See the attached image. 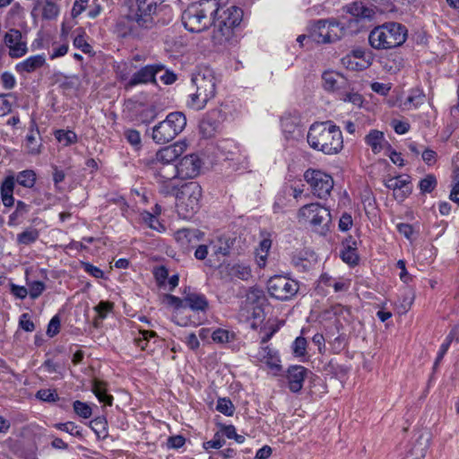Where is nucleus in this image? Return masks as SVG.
Returning a JSON list of instances; mask_svg holds the SVG:
<instances>
[{
    "label": "nucleus",
    "mask_w": 459,
    "mask_h": 459,
    "mask_svg": "<svg viewBox=\"0 0 459 459\" xmlns=\"http://www.w3.org/2000/svg\"><path fill=\"white\" fill-rule=\"evenodd\" d=\"M182 294V298L166 294L163 298V303L172 309V321L178 325H196L186 312V308L194 313H205L209 307L208 300L204 294L193 290L190 287H186Z\"/></svg>",
    "instance_id": "7ed1b4c3"
},
{
    "label": "nucleus",
    "mask_w": 459,
    "mask_h": 459,
    "mask_svg": "<svg viewBox=\"0 0 459 459\" xmlns=\"http://www.w3.org/2000/svg\"><path fill=\"white\" fill-rule=\"evenodd\" d=\"M225 444V440L223 438V435L217 432L214 434L212 439L206 441L204 443V448L205 450L209 449H219L222 447Z\"/></svg>",
    "instance_id": "8fccbe9b"
},
{
    "label": "nucleus",
    "mask_w": 459,
    "mask_h": 459,
    "mask_svg": "<svg viewBox=\"0 0 459 459\" xmlns=\"http://www.w3.org/2000/svg\"><path fill=\"white\" fill-rule=\"evenodd\" d=\"M219 128L220 123L212 115H208L203 118L199 125L200 133L204 138L212 137L218 132Z\"/></svg>",
    "instance_id": "c85d7f7f"
},
{
    "label": "nucleus",
    "mask_w": 459,
    "mask_h": 459,
    "mask_svg": "<svg viewBox=\"0 0 459 459\" xmlns=\"http://www.w3.org/2000/svg\"><path fill=\"white\" fill-rule=\"evenodd\" d=\"M141 220L146 223L151 229L158 231V232H164L166 230V228L163 224L160 222L156 215L149 212H143L140 214Z\"/></svg>",
    "instance_id": "72a5a7b5"
},
{
    "label": "nucleus",
    "mask_w": 459,
    "mask_h": 459,
    "mask_svg": "<svg viewBox=\"0 0 459 459\" xmlns=\"http://www.w3.org/2000/svg\"><path fill=\"white\" fill-rule=\"evenodd\" d=\"M217 11L216 0H200L184 10L181 15L182 22L187 30L201 32L212 24V17Z\"/></svg>",
    "instance_id": "423d86ee"
},
{
    "label": "nucleus",
    "mask_w": 459,
    "mask_h": 459,
    "mask_svg": "<svg viewBox=\"0 0 459 459\" xmlns=\"http://www.w3.org/2000/svg\"><path fill=\"white\" fill-rule=\"evenodd\" d=\"M134 70V64L132 62L120 63L116 66V73L124 84L131 78V74Z\"/></svg>",
    "instance_id": "4c0bfd02"
},
{
    "label": "nucleus",
    "mask_w": 459,
    "mask_h": 459,
    "mask_svg": "<svg viewBox=\"0 0 459 459\" xmlns=\"http://www.w3.org/2000/svg\"><path fill=\"white\" fill-rule=\"evenodd\" d=\"M293 353L297 357H303L306 354L307 340L303 337H297L292 344Z\"/></svg>",
    "instance_id": "603ef678"
},
{
    "label": "nucleus",
    "mask_w": 459,
    "mask_h": 459,
    "mask_svg": "<svg viewBox=\"0 0 459 459\" xmlns=\"http://www.w3.org/2000/svg\"><path fill=\"white\" fill-rule=\"evenodd\" d=\"M307 141L312 149L327 155L337 154L343 147L342 131L331 121L312 124L307 134Z\"/></svg>",
    "instance_id": "20e7f679"
},
{
    "label": "nucleus",
    "mask_w": 459,
    "mask_h": 459,
    "mask_svg": "<svg viewBox=\"0 0 459 459\" xmlns=\"http://www.w3.org/2000/svg\"><path fill=\"white\" fill-rule=\"evenodd\" d=\"M36 397L43 402H56L58 394L54 389H40L37 392Z\"/></svg>",
    "instance_id": "3c124183"
},
{
    "label": "nucleus",
    "mask_w": 459,
    "mask_h": 459,
    "mask_svg": "<svg viewBox=\"0 0 459 459\" xmlns=\"http://www.w3.org/2000/svg\"><path fill=\"white\" fill-rule=\"evenodd\" d=\"M39 238V232L36 229H28L17 236V241L21 245H30L34 243Z\"/></svg>",
    "instance_id": "79ce46f5"
},
{
    "label": "nucleus",
    "mask_w": 459,
    "mask_h": 459,
    "mask_svg": "<svg viewBox=\"0 0 459 459\" xmlns=\"http://www.w3.org/2000/svg\"><path fill=\"white\" fill-rule=\"evenodd\" d=\"M55 137L64 146L71 145L77 141L76 134L71 130H56Z\"/></svg>",
    "instance_id": "c9c22d12"
},
{
    "label": "nucleus",
    "mask_w": 459,
    "mask_h": 459,
    "mask_svg": "<svg viewBox=\"0 0 459 459\" xmlns=\"http://www.w3.org/2000/svg\"><path fill=\"white\" fill-rule=\"evenodd\" d=\"M195 257L197 260H204L212 251V255L226 256L230 254V239L224 237H219L217 239L209 240V244H197L195 246Z\"/></svg>",
    "instance_id": "ddd939ff"
},
{
    "label": "nucleus",
    "mask_w": 459,
    "mask_h": 459,
    "mask_svg": "<svg viewBox=\"0 0 459 459\" xmlns=\"http://www.w3.org/2000/svg\"><path fill=\"white\" fill-rule=\"evenodd\" d=\"M352 225L353 220L351 215L347 212L343 213L339 220V230L343 232L348 231L349 230L351 229Z\"/></svg>",
    "instance_id": "bf43d9fd"
},
{
    "label": "nucleus",
    "mask_w": 459,
    "mask_h": 459,
    "mask_svg": "<svg viewBox=\"0 0 459 459\" xmlns=\"http://www.w3.org/2000/svg\"><path fill=\"white\" fill-rule=\"evenodd\" d=\"M45 290V284L42 281H36L29 285L28 294L31 299H37Z\"/></svg>",
    "instance_id": "5fc2aeb1"
},
{
    "label": "nucleus",
    "mask_w": 459,
    "mask_h": 459,
    "mask_svg": "<svg viewBox=\"0 0 459 459\" xmlns=\"http://www.w3.org/2000/svg\"><path fill=\"white\" fill-rule=\"evenodd\" d=\"M212 339L216 343L225 344L235 340V333L224 328H217L212 333Z\"/></svg>",
    "instance_id": "473e14b6"
},
{
    "label": "nucleus",
    "mask_w": 459,
    "mask_h": 459,
    "mask_svg": "<svg viewBox=\"0 0 459 459\" xmlns=\"http://www.w3.org/2000/svg\"><path fill=\"white\" fill-rule=\"evenodd\" d=\"M345 9L351 17H343L342 22L345 23L348 34L360 31L365 27V22L371 20L375 15L374 9L361 1H355L350 4L345 6Z\"/></svg>",
    "instance_id": "9d476101"
},
{
    "label": "nucleus",
    "mask_w": 459,
    "mask_h": 459,
    "mask_svg": "<svg viewBox=\"0 0 459 459\" xmlns=\"http://www.w3.org/2000/svg\"><path fill=\"white\" fill-rule=\"evenodd\" d=\"M370 87L374 92H377L382 96H386L391 90L390 83H382L377 82H373Z\"/></svg>",
    "instance_id": "69168bd1"
},
{
    "label": "nucleus",
    "mask_w": 459,
    "mask_h": 459,
    "mask_svg": "<svg viewBox=\"0 0 459 459\" xmlns=\"http://www.w3.org/2000/svg\"><path fill=\"white\" fill-rule=\"evenodd\" d=\"M343 65L351 70H363L370 65L369 61L360 60L359 62L354 61L353 56L350 54L342 59Z\"/></svg>",
    "instance_id": "a19ab883"
},
{
    "label": "nucleus",
    "mask_w": 459,
    "mask_h": 459,
    "mask_svg": "<svg viewBox=\"0 0 459 459\" xmlns=\"http://www.w3.org/2000/svg\"><path fill=\"white\" fill-rule=\"evenodd\" d=\"M55 428L61 431L67 432L71 435L76 436L80 435V431L78 429V427L71 421L65 422V423H57L55 425Z\"/></svg>",
    "instance_id": "13d9d810"
},
{
    "label": "nucleus",
    "mask_w": 459,
    "mask_h": 459,
    "mask_svg": "<svg viewBox=\"0 0 459 459\" xmlns=\"http://www.w3.org/2000/svg\"><path fill=\"white\" fill-rule=\"evenodd\" d=\"M387 188L394 191L395 199L403 201L411 190L409 174H396L385 179Z\"/></svg>",
    "instance_id": "6ab92c4d"
},
{
    "label": "nucleus",
    "mask_w": 459,
    "mask_h": 459,
    "mask_svg": "<svg viewBox=\"0 0 459 459\" xmlns=\"http://www.w3.org/2000/svg\"><path fill=\"white\" fill-rule=\"evenodd\" d=\"M92 392L98 398L100 403H103L106 405L110 406L113 403V397L107 394V388L105 385L100 381H94L92 385Z\"/></svg>",
    "instance_id": "7c9ffc66"
},
{
    "label": "nucleus",
    "mask_w": 459,
    "mask_h": 459,
    "mask_svg": "<svg viewBox=\"0 0 459 459\" xmlns=\"http://www.w3.org/2000/svg\"><path fill=\"white\" fill-rule=\"evenodd\" d=\"M256 359L265 364L273 374H277L281 370V360L278 352L268 345L262 346L259 349Z\"/></svg>",
    "instance_id": "b1692460"
},
{
    "label": "nucleus",
    "mask_w": 459,
    "mask_h": 459,
    "mask_svg": "<svg viewBox=\"0 0 459 459\" xmlns=\"http://www.w3.org/2000/svg\"><path fill=\"white\" fill-rule=\"evenodd\" d=\"M303 188L299 186H285L281 191L278 193L273 204L274 212H285L289 207L294 205V202L301 196Z\"/></svg>",
    "instance_id": "2eb2a0df"
},
{
    "label": "nucleus",
    "mask_w": 459,
    "mask_h": 459,
    "mask_svg": "<svg viewBox=\"0 0 459 459\" xmlns=\"http://www.w3.org/2000/svg\"><path fill=\"white\" fill-rule=\"evenodd\" d=\"M352 245L356 246V242L353 241ZM341 256L342 261L350 265H355L358 264L359 255L356 251V247H352L351 245H348L344 247V249L342 251Z\"/></svg>",
    "instance_id": "e433bc0d"
},
{
    "label": "nucleus",
    "mask_w": 459,
    "mask_h": 459,
    "mask_svg": "<svg viewBox=\"0 0 459 459\" xmlns=\"http://www.w3.org/2000/svg\"><path fill=\"white\" fill-rule=\"evenodd\" d=\"M407 36L405 27L397 22H386L371 30L368 40L376 49H388L402 45Z\"/></svg>",
    "instance_id": "0eeeda50"
},
{
    "label": "nucleus",
    "mask_w": 459,
    "mask_h": 459,
    "mask_svg": "<svg viewBox=\"0 0 459 459\" xmlns=\"http://www.w3.org/2000/svg\"><path fill=\"white\" fill-rule=\"evenodd\" d=\"M218 11L213 14L212 39L215 45L227 47L238 41L237 29L243 19V11L235 5H227L223 0H216Z\"/></svg>",
    "instance_id": "f03ea898"
},
{
    "label": "nucleus",
    "mask_w": 459,
    "mask_h": 459,
    "mask_svg": "<svg viewBox=\"0 0 459 459\" xmlns=\"http://www.w3.org/2000/svg\"><path fill=\"white\" fill-rule=\"evenodd\" d=\"M322 80L325 90L336 92L337 95L342 89L348 87V80L334 71L325 72L322 75Z\"/></svg>",
    "instance_id": "5701e85b"
},
{
    "label": "nucleus",
    "mask_w": 459,
    "mask_h": 459,
    "mask_svg": "<svg viewBox=\"0 0 459 459\" xmlns=\"http://www.w3.org/2000/svg\"><path fill=\"white\" fill-rule=\"evenodd\" d=\"M230 273L240 280L247 281L251 276V269L246 264L237 263L230 266Z\"/></svg>",
    "instance_id": "f704fd0d"
},
{
    "label": "nucleus",
    "mask_w": 459,
    "mask_h": 459,
    "mask_svg": "<svg viewBox=\"0 0 459 459\" xmlns=\"http://www.w3.org/2000/svg\"><path fill=\"white\" fill-rule=\"evenodd\" d=\"M264 300V296H263L262 292H260L259 290L249 291L247 295V302L253 306L252 307L253 312H252L251 316L255 319L260 320L264 316V312L261 307Z\"/></svg>",
    "instance_id": "cd10ccee"
},
{
    "label": "nucleus",
    "mask_w": 459,
    "mask_h": 459,
    "mask_svg": "<svg viewBox=\"0 0 459 459\" xmlns=\"http://www.w3.org/2000/svg\"><path fill=\"white\" fill-rule=\"evenodd\" d=\"M347 33L345 23L333 20H318L312 27L310 38L317 43H330Z\"/></svg>",
    "instance_id": "9b49d317"
},
{
    "label": "nucleus",
    "mask_w": 459,
    "mask_h": 459,
    "mask_svg": "<svg viewBox=\"0 0 459 459\" xmlns=\"http://www.w3.org/2000/svg\"><path fill=\"white\" fill-rule=\"evenodd\" d=\"M59 328H60L59 317L57 316H55L51 318V320L48 323L47 334L49 337H53L58 333Z\"/></svg>",
    "instance_id": "0e129e2a"
},
{
    "label": "nucleus",
    "mask_w": 459,
    "mask_h": 459,
    "mask_svg": "<svg viewBox=\"0 0 459 459\" xmlns=\"http://www.w3.org/2000/svg\"><path fill=\"white\" fill-rule=\"evenodd\" d=\"M58 13V6L52 1L47 0L42 9V16L45 19L52 20L55 19Z\"/></svg>",
    "instance_id": "de8ad7c7"
},
{
    "label": "nucleus",
    "mask_w": 459,
    "mask_h": 459,
    "mask_svg": "<svg viewBox=\"0 0 459 459\" xmlns=\"http://www.w3.org/2000/svg\"><path fill=\"white\" fill-rule=\"evenodd\" d=\"M45 62L46 58L43 54L30 56L23 61L16 64L15 70L20 74L32 73L38 68H40Z\"/></svg>",
    "instance_id": "bb28decb"
},
{
    "label": "nucleus",
    "mask_w": 459,
    "mask_h": 459,
    "mask_svg": "<svg viewBox=\"0 0 459 459\" xmlns=\"http://www.w3.org/2000/svg\"><path fill=\"white\" fill-rule=\"evenodd\" d=\"M425 93L421 89L416 88L411 90L407 98V102L411 104L415 108H419L424 103Z\"/></svg>",
    "instance_id": "49530a36"
},
{
    "label": "nucleus",
    "mask_w": 459,
    "mask_h": 459,
    "mask_svg": "<svg viewBox=\"0 0 459 459\" xmlns=\"http://www.w3.org/2000/svg\"><path fill=\"white\" fill-rule=\"evenodd\" d=\"M154 277L160 286H163L169 277V272L165 266H159L154 269Z\"/></svg>",
    "instance_id": "052dcab7"
},
{
    "label": "nucleus",
    "mask_w": 459,
    "mask_h": 459,
    "mask_svg": "<svg viewBox=\"0 0 459 459\" xmlns=\"http://www.w3.org/2000/svg\"><path fill=\"white\" fill-rule=\"evenodd\" d=\"M68 48L69 47L66 43L61 44L56 47L53 46L49 57L51 59H55L57 57L64 56L68 52Z\"/></svg>",
    "instance_id": "774afa93"
},
{
    "label": "nucleus",
    "mask_w": 459,
    "mask_h": 459,
    "mask_svg": "<svg viewBox=\"0 0 459 459\" xmlns=\"http://www.w3.org/2000/svg\"><path fill=\"white\" fill-rule=\"evenodd\" d=\"M204 235L198 229H180L174 232V238L182 249L188 251L203 241Z\"/></svg>",
    "instance_id": "a211bd4d"
},
{
    "label": "nucleus",
    "mask_w": 459,
    "mask_h": 459,
    "mask_svg": "<svg viewBox=\"0 0 459 459\" xmlns=\"http://www.w3.org/2000/svg\"><path fill=\"white\" fill-rule=\"evenodd\" d=\"M125 137L127 142L135 149L139 150L142 145L141 134L137 130L127 129L125 131Z\"/></svg>",
    "instance_id": "09e8293b"
},
{
    "label": "nucleus",
    "mask_w": 459,
    "mask_h": 459,
    "mask_svg": "<svg viewBox=\"0 0 459 459\" xmlns=\"http://www.w3.org/2000/svg\"><path fill=\"white\" fill-rule=\"evenodd\" d=\"M164 0H137V10L134 20L138 26L148 29L154 24L153 16L157 13L158 6Z\"/></svg>",
    "instance_id": "4468645a"
},
{
    "label": "nucleus",
    "mask_w": 459,
    "mask_h": 459,
    "mask_svg": "<svg viewBox=\"0 0 459 459\" xmlns=\"http://www.w3.org/2000/svg\"><path fill=\"white\" fill-rule=\"evenodd\" d=\"M191 82L195 91L189 95L187 105L195 110L203 109L215 96L218 82L216 74L210 67H200L193 74Z\"/></svg>",
    "instance_id": "39448f33"
},
{
    "label": "nucleus",
    "mask_w": 459,
    "mask_h": 459,
    "mask_svg": "<svg viewBox=\"0 0 459 459\" xmlns=\"http://www.w3.org/2000/svg\"><path fill=\"white\" fill-rule=\"evenodd\" d=\"M297 281L284 275H274L267 281L269 294L279 300H289L299 291Z\"/></svg>",
    "instance_id": "f8f14e48"
},
{
    "label": "nucleus",
    "mask_w": 459,
    "mask_h": 459,
    "mask_svg": "<svg viewBox=\"0 0 459 459\" xmlns=\"http://www.w3.org/2000/svg\"><path fill=\"white\" fill-rule=\"evenodd\" d=\"M164 66L160 64L147 65L137 72L134 73L131 78L125 83V89L129 90L139 84H146L156 81V74L160 72Z\"/></svg>",
    "instance_id": "dca6fc26"
},
{
    "label": "nucleus",
    "mask_w": 459,
    "mask_h": 459,
    "mask_svg": "<svg viewBox=\"0 0 459 459\" xmlns=\"http://www.w3.org/2000/svg\"><path fill=\"white\" fill-rule=\"evenodd\" d=\"M307 369L302 366H292L288 369V385L291 392L298 393L303 386Z\"/></svg>",
    "instance_id": "393cba45"
},
{
    "label": "nucleus",
    "mask_w": 459,
    "mask_h": 459,
    "mask_svg": "<svg viewBox=\"0 0 459 459\" xmlns=\"http://www.w3.org/2000/svg\"><path fill=\"white\" fill-rule=\"evenodd\" d=\"M114 304L109 301H100L97 306L94 307V310L97 313L95 324L98 320L102 321L113 310Z\"/></svg>",
    "instance_id": "ea45409f"
},
{
    "label": "nucleus",
    "mask_w": 459,
    "mask_h": 459,
    "mask_svg": "<svg viewBox=\"0 0 459 459\" xmlns=\"http://www.w3.org/2000/svg\"><path fill=\"white\" fill-rule=\"evenodd\" d=\"M36 134L33 130L27 134L25 139V146L28 152L31 154H38L39 152L40 143L36 137Z\"/></svg>",
    "instance_id": "c03bdc74"
},
{
    "label": "nucleus",
    "mask_w": 459,
    "mask_h": 459,
    "mask_svg": "<svg viewBox=\"0 0 459 459\" xmlns=\"http://www.w3.org/2000/svg\"><path fill=\"white\" fill-rule=\"evenodd\" d=\"M455 333H450L446 340L444 341V342L441 344L440 348H439V351L437 352V359H436V363L439 362L443 357L445 356V354L447 352L452 342L454 341V334Z\"/></svg>",
    "instance_id": "6e6d98bb"
},
{
    "label": "nucleus",
    "mask_w": 459,
    "mask_h": 459,
    "mask_svg": "<svg viewBox=\"0 0 459 459\" xmlns=\"http://www.w3.org/2000/svg\"><path fill=\"white\" fill-rule=\"evenodd\" d=\"M82 268L87 273L96 279H101L104 276L103 271L91 264L82 263Z\"/></svg>",
    "instance_id": "680f3d73"
},
{
    "label": "nucleus",
    "mask_w": 459,
    "mask_h": 459,
    "mask_svg": "<svg viewBox=\"0 0 459 459\" xmlns=\"http://www.w3.org/2000/svg\"><path fill=\"white\" fill-rule=\"evenodd\" d=\"M160 190L163 195L176 197L177 212L180 218L189 220L198 212L202 188L196 182H185L178 174H175L160 181Z\"/></svg>",
    "instance_id": "f257e3e1"
},
{
    "label": "nucleus",
    "mask_w": 459,
    "mask_h": 459,
    "mask_svg": "<svg viewBox=\"0 0 459 459\" xmlns=\"http://www.w3.org/2000/svg\"><path fill=\"white\" fill-rule=\"evenodd\" d=\"M74 412L82 419H89L92 414L91 406L83 402L75 401L73 403Z\"/></svg>",
    "instance_id": "a18cd8bd"
},
{
    "label": "nucleus",
    "mask_w": 459,
    "mask_h": 459,
    "mask_svg": "<svg viewBox=\"0 0 459 459\" xmlns=\"http://www.w3.org/2000/svg\"><path fill=\"white\" fill-rule=\"evenodd\" d=\"M89 0H75L71 14L74 18L79 16L87 7Z\"/></svg>",
    "instance_id": "338daca9"
},
{
    "label": "nucleus",
    "mask_w": 459,
    "mask_h": 459,
    "mask_svg": "<svg viewBox=\"0 0 459 459\" xmlns=\"http://www.w3.org/2000/svg\"><path fill=\"white\" fill-rule=\"evenodd\" d=\"M2 86L5 90H12L16 85L15 76L10 72H4L1 75Z\"/></svg>",
    "instance_id": "4d7b16f0"
},
{
    "label": "nucleus",
    "mask_w": 459,
    "mask_h": 459,
    "mask_svg": "<svg viewBox=\"0 0 459 459\" xmlns=\"http://www.w3.org/2000/svg\"><path fill=\"white\" fill-rule=\"evenodd\" d=\"M300 222L309 224L315 231L324 235L328 230L331 221L330 212L318 203L302 206L298 213Z\"/></svg>",
    "instance_id": "1a4fd4ad"
},
{
    "label": "nucleus",
    "mask_w": 459,
    "mask_h": 459,
    "mask_svg": "<svg viewBox=\"0 0 459 459\" xmlns=\"http://www.w3.org/2000/svg\"><path fill=\"white\" fill-rule=\"evenodd\" d=\"M216 410L225 416H232L235 411V407L230 399L219 398L216 404Z\"/></svg>",
    "instance_id": "37998d69"
},
{
    "label": "nucleus",
    "mask_w": 459,
    "mask_h": 459,
    "mask_svg": "<svg viewBox=\"0 0 459 459\" xmlns=\"http://www.w3.org/2000/svg\"><path fill=\"white\" fill-rule=\"evenodd\" d=\"M186 118L182 112H171L152 127V138L158 144L172 141L186 127Z\"/></svg>",
    "instance_id": "6e6552de"
},
{
    "label": "nucleus",
    "mask_w": 459,
    "mask_h": 459,
    "mask_svg": "<svg viewBox=\"0 0 459 459\" xmlns=\"http://www.w3.org/2000/svg\"><path fill=\"white\" fill-rule=\"evenodd\" d=\"M75 32L77 34L74 39V47L81 49L85 54H90L92 50V48L85 39V32L82 29L75 30Z\"/></svg>",
    "instance_id": "58836bf2"
},
{
    "label": "nucleus",
    "mask_w": 459,
    "mask_h": 459,
    "mask_svg": "<svg viewBox=\"0 0 459 459\" xmlns=\"http://www.w3.org/2000/svg\"><path fill=\"white\" fill-rule=\"evenodd\" d=\"M338 98L344 101L352 103L354 106L360 107L363 102L362 96L352 90H350V84L348 83V87L342 89L338 94Z\"/></svg>",
    "instance_id": "c756f323"
},
{
    "label": "nucleus",
    "mask_w": 459,
    "mask_h": 459,
    "mask_svg": "<svg viewBox=\"0 0 459 459\" xmlns=\"http://www.w3.org/2000/svg\"><path fill=\"white\" fill-rule=\"evenodd\" d=\"M4 43L9 48L12 57H21L27 53L26 43L22 40V33L18 30H10L4 36Z\"/></svg>",
    "instance_id": "aec40b11"
},
{
    "label": "nucleus",
    "mask_w": 459,
    "mask_h": 459,
    "mask_svg": "<svg viewBox=\"0 0 459 459\" xmlns=\"http://www.w3.org/2000/svg\"><path fill=\"white\" fill-rule=\"evenodd\" d=\"M313 194L319 198L326 197L333 186L331 174H304Z\"/></svg>",
    "instance_id": "f3484780"
},
{
    "label": "nucleus",
    "mask_w": 459,
    "mask_h": 459,
    "mask_svg": "<svg viewBox=\"0 0 459 459\" xmlns=\"http://www.w3.org/2000/svg\"><path fill=\"white\" fill-rule=\"evenodd\" d=\"M437 186L436 178L429 174L425 178L420 182V188L424 193H430Z\"/></svg>",
    "instance_id": "864d4df0"
},
{
    "label": "nucleus",
    "mask_w": 459,
    "mask_h": 459,
    "mask_svg": "<svg viewBox=\"0 0 459 459\" xmlns=\"http://www.w3.org/2000/svg\"><path fill=\"white\" fill-rule=\"evenodd\" d=\"M186 148V144L184 142H178L172 145H169L161 148L155 154V160H152L153 162H160L161 164H169L177 160Z\"/></svg>",
    "instance_id": "412c9836"
},
{
    "label": "nucleus",
    "mask_w": 459,
    "mask_h": 459,
    "mask_svg": "<svg viewBox=\"0 0 459 459\" xmlns=\"http://www.w3.org/2000/svg\"><path fill=\"white\" fill-rule=\"evenodd\" d=\"M11 94L0 95V117L5 116L12 110V103L7 100Z\"/></svg>",
    "instance_id": "e2e57ef3"
},
{
    "label": "nucleus",
    "mask_w": 459,
    "mask_h": 459,
    "mask_svg": "<svg viewBox=\"0 0 459 459\" xmlns=\"http://www.w3.org/2000/svg\"><path fill=\"white\" fill-rule=\"evenodd\" d=\"M181 167L186 170H192L193 172L199 171L200 169H211L213 161L209 160L205 154H190L185 156L181 160Z\"/></svg>",
    "instance_id": "4be33fe9"
},
{
    "label": "nucleus",
    "mask_w": 459,
    "mask_h": 459,
    "mask_svg": "<svg viewBox=\"0 0 459 459\" xmlns=\"http://www.w3.org/2000/svg\"><path fill=\"white\" fill-rule=\"evenodd\" d=\"M157 337V333L153 331L140 330L137 335L134 336V342L142 351H145L150 341L156 340Z\"/></svg>",
    "instance_id": "2f4dec72"
},
{
    "label": "nucleus",
    "mask_w": 459,
    "mask_h": 459,
    "mask_svg": "<svg viewBox=\"0 0 459 459\" xmlns=\"http://www.w3.org/2000/svg\"><path fill=\"white\" fill-rule=\"evenodd\" d=\"M364 140L367 145L370 147L371 151L375 154L381 152L385 148L389 149L390 147L388 142L385 138L384 133L379 130H370L365 136Z\"/></svg>",
    "instance_id": "a878e982"
}]
</instances>
